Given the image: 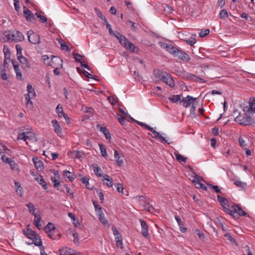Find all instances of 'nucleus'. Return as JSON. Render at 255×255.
<instances>
[{
  "mask_svg": "<svg viewBox=\"0 0 255 255\" xmlns=\"http://www.w3.org/2000/svg\"><path fill=\"white\" fill-rule=\"evenodd\" d=\"M3 35L6 40H4V42H18L24 40L23 34L19 31H5L3 32Z\"/></svg>",
  "mask_w": 255,
  "mask_h": 255,
  "instance_id": "nucleus-1",
  "label": "nucleus"
},
{
  "mask_svg": "<svg viewBox=\"0 0 255 255\" xmlns=\"http://www.w3.org/2000/svg\"><path fill=\"white\" fill-rule=\"evenodd\" d=\"M29 225H28L26 230L23 229L22 230L23 234L33 241V244L35 246L40 248L42 246V243L39 235L35 231H32L29 228Z\"/></svg>",
  "mask_w": 255,
  "mask_h": 255,
  "instance_id": "nucleus-2",
  "label": "nucleus"
},
{
  "mask_svg": "<svg viewBox=\"0 0 255 255\" xmlns=\"http://www.w3.org/2000/svg\"><path fill=\"white\" fill-rule=\"evenodd\" d=\"M176 74L177 76L181 77L182 78L186 79L188 80H191L193 82H198L200 83H205L206 82V80L202 78H201L199 77H197L194 74L188 73L185 71L177 70L176 71Z\"/></svg>",
  "mask_w": 255,
  "mask_h": 255,
  "instance_id": "nucleus-3",
  "label": "nucleus"
},
{
  "mask_svg": "<svg viewBox=\"0 0 255 255\" xmlns=\"http://www.w3.org/2000/svg\"><path fill=\"white\" fill-rule=\"evenodd\" d=\"M119 41L121 44L127 50L134 53H138L139 51V49L132 43L130 42L125 36L120 38Z\"/></svg>",
  "mask_w": 255,
  "mask_h": 255,
  "instance_id": "nucleus-4",
  "label": "nucleus"
},
{
  "mask_svg": "<svg viewBox=\"0 0 255 255\" xmlns=\"http://www.w3.org/2000/svg\"><path fill=\"white\" fill-rule=\"evenodd\" d=\"M235 121L244 126L251 125L255 123L254 120L246 114L244 115H239L235 119Z\"/></svg>",
  "mask_w": 255,
  "mask_h": 255,
  "instance_id": "nucleus-5",
  "label": "nucleus"
},
{
  "mask_svg": "<svg viewBox=\"0 0 255 255\" xmlns=\"http://www.w3.org/2000/svg\"><path fill=\"white\" fill-rule=\"evenodd\" d=\"M28 40L29 42L33 44H37L40 43V36L30 30L27 32Z\"/></svg>",
  "mask_w": 255,
  "mask_h": 255,
  "instance_id": "nucleus-6",
  "label": "nucleus"
},
{
  "mask_svg": "<svg viewBox=\"0 0 255 255\" xmlns=\"http://www.w3.org/2000/svg\"><path fill=\"white\" fill-rule=\"evenodd\" d=\"M180 102L183 103V106L185 108H188L191 105L192 106H194L196 103H198L197 98H193L191 96H187L186 97L183 98Z\"/></svg>",
  "mask_w": 255,
  "mask_h": 255,
  "instance_id": "nucleus-7",
  "label": "nucleus"
},
{
  "mask_svg": "<svg viewBox=\"0 0 255 255\" xmlns=\"http://www.w3.org/2000/svg\"><path fill=\"white\" fill-rule=\"evenodd\" d=\"M54 62L58 63L59 65L55 68L53 71L54 73L56 75H59L60 74L59 69L62 68V61L60 58L58 57L53 56V58L51 59V61L50 62V66H52L53 67H54L55 65H53Z\"/></svg>",
  "mask_w": 255,
  "mask_h": 255,
  "instance_id": "nucleus-8",
  "label": "nucleus"
},
{
  "mask_svg": "<svg viewBox=\"0 0 255 255\" xmlns=\"http://www.w3.org/2000/svg\"><path fill=\"white\" fill-rule=\"evenodd\" d=\"M160 81L165 82L167 85L171 88H173L175 86L174 81L169 74L164 72L163 76L160 78Z\"/></svg>",
  "mask_w": 255,
  "mask_h": 255,
  "instance_id": "nucleus-9",
  "label": "nucleus"
},
{
  "mask_svg": "<svg viewBox=\"0 0 255 255\" xmlns=\"http://www.w3.org/2000/svg\"><path fill=\"white\" fill-rule=\"evenodd\" d=\"M202 180H203V179L201 176L196 175L194 176V179L192 180V182L195 184L197 188H200L206 191L207 190V187L201 182Z\"/></svg>",
  "mask_w": 255,
  "mask_h": 255,
  "instance_id": "nucleus-10",
  "label": "nucleus"
},
{
  "mask_svg": "<svg viewBox=\"0 0 255 255\" xmlns=\"http://www.w3.org/2000/svg\"><path fill=\"white\" fill-rule=\"evenodd\" d=\"M174 56L183 61L188 62L190 60L189 56L187 53L179 50L178 48L176 50Z\"/></svg>",
  "mask_w": 255,
  "mask_h": 255,
  "instance_id": "nucleus-11",
  "label": "nucleus"
},
{
  "mask_svg": "<svg viewBox=\"0 0 255 255\" xmlns=\"http://www.w3.org/2000/svg\"><path fill=\"white\" fill-rule=\"evenodd\" d=\"M160 46L169 52L170 54H172L173 56L175 54L176 50H177V48L173 46V45L168 44L164 42L160 43Z\"/></svg>",
  "mask_w": 255,
  "mask_h": 255,
  "instance_id": "nucleus-12",
  "label": "nucleus"
},
{
  "mask_svg": "<svg viewBox=\"0 0 255 255\" xmlns=\"http://www.w3.org/2000/svg\"><path fill=\"white\" fill-rule=\"evenodd\" d=\"M33 215L34 216V225L36 227V228L38 229L41 230L42 229V225L40 223L41 220L40 212L35 213L33 214Z\"/></svg>",
  "mask_w": 255,
  "mask_h": 255,
  "instance_id": "nucleus-13",
  "label": "nucleus"
},
{
  "mask_svg": "<svg viewBox=\"0 0 255 255\" xmlns=\"http://www.w3.org/2000/svg\"><path fill=\"white\" fill-rule=\"evenodd\" d=\"M17 58L22 65V68L25 69L30 68L31 65L29 62L25 57H23V56H21V57H20V56H18V57H17Z\"/></svg>",
  "mask_w": 255,
  "mask_h": 255,
  "instance_id": "nucleus-14",
  "label": "nucleus"
},
{
  "mask_svg": "<svg viewBox=\"0 0 255 255\" xmlns=\"http://www.w3.org/2000/svg\"><path fill=\"white\" fill-rule=\"evenodd\" d=\"M51 123L54 128L55 132L57 133L58 136H61L62 135V128H61L59 124L56 120L52 121Z\"/></svg>",
  "mask_w": 255,
  "mask_h": 255,
  "instance_id": "nucleus-15",
  "label": "nucleus"
},
{
  "mask_svg": "<svg viewBox=\"0 0 255 255\" xmlns=\"http://www.w3.org/2000/svg\"><path fill=\"white\" fill-rule=\"evenodd\" d=\"M141 227V234L144 237L148 236V228L146 222L141 219H140Z\"/></svg>",
  "mask_w": 255,
  "mask_h": 255,
  "instance_id": "nucleus-16",
  "label": "nucleus"
},
{
  "mask_svg": "<svg viewBox=\"0 0 255 255\" xmlns=\"http://www.w3.org/2000/svg\"><path fill=\"white\" fill-rule=\"evenodd\" d=\"M232 208L234 210L235 214H238V215L241 216H245L247 215V213L237 204L233 205Z\"/></svg>",
  "mask_w": 255,
  "mask_h": 255,
  "instance_id": "nucleus-17",
  "label": "nucleus"
},
{
  "mask_svg": "<svg viewBox=\"0 0 255 255\" xmlns=\"http://www.w3.org/2000/svg\"><path fill=\"white\" fill-rule=\"evenodd\" d=\"M60 255H75V251L67 247L62 248L59 250Z\"/></svg>",
  "mask_w": 255,
  "mask_h": 255,
  "instance_id": "nucleus-18",
  "label": "nucleus"
},
{
  "mask_svg": "<svg viewBox=\"0 0 255 255\" xmlns=\"http://www.w3.org/2000/svg\"><path fill=\"white\" fill-rule=\"evenodd\" d=\"M23 14L28 21H30L35 18L34 14L25 6H23Z\"/></svg>",
  "mask_w": 255,
  "mask_h": 255,
  "instance_id": "nucleus-19",
  "label": "nucleus"
},
{
  "mask_svg": "<svg viewBox=\"0 0 255 255\" xmlns=\"http://www.w3.org/2000/svg\"><path fill=\"white\" fill-rule=\"evenodd\" d=\"M114 157L117 164L119 166H122L124 163V157L120 156L119 152L117 150L114 151Z\"/></svg>",
  "mask_w": 255,
  "mask_h": 255,
  "instance_id": "nucleus-20",
  "label": "nucleus"
},
{
  "mask_svg": "<svg viewBox=\"0 0 255 255\" xmlns=\"http://www.w3.org/2000/svg\"><path fill=\"white\" fill-rule=\"evenodd\" d=\"M103 177L104 184L108 187H112L113 185L112 178L107 174L103 175Z\"/></svg>",
  "mask_w": 255,
  "mask_h": 255,
  "instance_id": "nucleus-21",
  "label": "nucleus"
},
{
  "mask_svg": "<svg viewBox=\"0 0 255 255\" xmlns=\"http://www.w3.org/2000/svg\"><path fill=\"white\" fill-rule=\"evenodd\" d=\"M48 236L53 240H56L59 239L61 237V234L58 233L56 231L54 232H51L50 233L47 234Z\"/></svg>",
  "mask_w": 255,
  "mask_h": 255,
  "instance_id": "nucleus-22",
  "label": "nucleus"
},
{
  "mask_svg": "<svg viewBox=\"0 0 255 255\" xmlns=\"http://www.w3.org/2000/svg\"><path fill=\"white\" fill-rule=\"evenodd\" d=\"M44 230L46 233L48 234L49 233H50L51 232L55 231L56 228L53 223L49 222L45 226Z\"/></svg>",
  "mask_w": 255,
  "mask_h": 255,
  "instance_id": "nucleus-23",
  "label": "nucleus"
},
{
  "mask_svg": "<svg viewBox=\"0 0 255 255\" xmlns=\"http://www.w3.org/2000/svg\"><path fill=\"white\" fill-rule=\"evenodd\" d=\"M63 172V175L65 176L67 178H68L69 180L71 181H73L76 178L75 174L73 172H71L66 170H64Z\"/></svg>",
  "mask_w": 255,
  "mask_h": 255,
  "instance_id": "nucleus-24",
  "label": "nucleus"
},
{
  "mask_svg": "<svg viewBox=\"0 0 255 255\" xmlns=\"http://www.w3.org/2000/svg\"><path fill=\"white\" fill-rule=\"evenodd\" d=\"M25 134L26 137V141L27 139L34 141H37L35 135L33 132L27 131L25 132Z\"/></svg>",
  "mask_w": 255,
  "mask_h": 255,
  "instance_id": "nucleus-25",
  "label": "nucleus"
},
{
  "mask_svg": "<svg viewBox=\"0 0 255 255\" xmlns=\"http://www.w3.org/2000/svg\"><path fill=\"white\" fill-rule=\"evenodd\" d=\"M33 162L34 164V166L37 169L41 170L43 166V162L42 161L38 159L37 157L33 158Z\"/></svg>",
  "mask_w": 255,
  "mask_h": 255,
  "instance_id": "nucleus-26",
  "label": "nucleus"
},
{
  "mask_svg": "<svg viewBox=\"0 0 255 255\" xmlns=\"http://www.w3.org/2000/svg\"><path fill=\"white\" fill-rule=\"evenodd\" d=\"M175 218L178 223L181 232L182 233L185 232L187 230V228L184 227V224L181 219L177 216H175Z\"/></svg>",
  "mask_w": 255,
  "mask_h": 255,
  "instance_id": "nucleus-27",
  "label": "nucleus"
},
{
  "mask_svg": "<svg viewBox=\"0 0 255 255\" xmlns=\"http://www.w3.org/2000/svg\"><path fill=\"white\" fill-rule=\"evenodd\" d=\"M91 167H92L95 173L99 177H102L103 175L102 174L100 173V172L102 171L101 168L98 166L96 164H92L91 165Z\"/></svg>",
  "mask_w": 255,
  "mask_h": 255,
  "instance_id": "nucleus-28",
  "label": "nucleus"
},
{
  "mask_svg": "<svg viewBox=\"0 0 255 255\" xmlns=\"http://www.w3.org/2000/svg\"><path fill=\"white\" fill-rule=\"evenodd\" d=\"M14 70L16 75V79L18 80H21L22 76L18 65H14Z\"/></svg>",
  "mask_w": 255,
  "mask_h": 255,
  "instance_id": "nucleus-29",
  "label": "nucleus"
},
{
  "mask_svg": "<svg viewBox=\"0 0 255 255\" xmlns=\"http://www.w3.org/2000/svg\"><path fill=\"white\" fill-rule=\"evenodd\" d=\"M182 97V95H171L169 97V100L172 103H177L178 101H181V98Z\"/></svg>",
  "mask_w": 255,
  "mask_h": 255,
  "instance_id": "nucleus-30",
  "label": "nucleus"
},
{
  "mask_svg": "<svg viewBox=\"0 0 255 255\" xmlns=\"http://www.w3.org/2000/svg\"><path fill=\"white\" fill-rule=\"evenodd\" d=\"M152 132L154 134V136H152V137H153V138L158 137L161 140V141H165L168 144H170L171 143V142H168L167 140H166L164 137H163L161 135H160L159 134V133L158 132L155 131L154 129L152 131Z\"/></svg>",
  "mask_w": 255,
  "mask_h": 255,
  "instance_id": "nucleus-31",
  "label": "nucleus"
},
{
  "mask_svg": "<svg viewBox=\"0 0 255 255\" xmlns=\"http://www.w3.org/2000/svg\"><path fill=\"white\" fill-rule=\"evenodd\" d=\"M98 214L99 219L100 222L105 225L108 224V221L106 219L103 211L100 212Z\"/></svg>",
  "mask_w": 255,
  "mask_h": 255,
  "instance_id": "nucleus-32",
  "label": "nucleus"
},
{
  "mask_svg": "<svg viewBox=\"0 0 255 255\" xmlns=\"http://www.w3.org/2000/svg\"><path fill=\"white\" fill-rule=\"evenodd\" d=\"M100 131L103 133L107 139H110L111 138V133L106 127H101Z\"/></svg>",
  "mask_w": 255,
  "mask_h": 255,
  "instance_id": "nucleus-33",
  "label": "nucleus"
},
{
  "mask_svg": "<svg viewBox=\"0 0 255 255\" xmlns=\"http://www.w3.org/2000/svg\"><path fill=\"white\" fill-rule=\"evenodd\" d=\"M26 206L28 208L29 212L32 214V215L35 213V211L36 210V208L35 207L34 205L31 203L29 202L28 204H26Z\"/></svg>",
  "mask_w": 255,
  "mask_h": 255,
  "instance_id": "nucleus-34",
  "label": "nucleus"
},
{
  "mask_svg": "<svg viewBox=\"0 0 255 255\" xmlns=\"http://www.w3.org/2000/svg\"><path fill=\"white\" fill-rule=\"evenodd\" d=\"M9 166L10 167V169L13 171H17V172H20V170L18 167V164L15 163V162L12 160L11 162L9 163Z\"/></svg>",
  "mask_w": 255,
  "mask_h": 255,
  "instance_id": "nucleus-35",
  "label": "nucleus"
},
{
  "mask_svg": "<svg viewBox=\"0 0 255 255\" xmlns=\"http://www.w3.org/2000/svg\"><path fill=\"white\" fill-rule=\"evenodd\" d=\"M174 155L175 156H176V160L180 162H186V160H187V158L182 156V155L179 154L177 152H174Z\"/></svg>",
  "mask_w": 255,
  "mask_h": 255,
  "instance_id": "nucleus-36",
  "label": "nucleus"
},
{
  "mask_svg": "<svg viewBox=\"0 0 255 255\" xmlns=\"http://www.w3.org/2000/svg\"><path fill=\"white\" fill-rule=\"evenodd\" d=\"M217 199L218 201L221 203L223 207L225 206V205H226L228 202L227 199L226 198L222 197L219 195H217Z\"/></svg>",
  "mask_w": 255,
  "mask_h": 255,
  "instance_id": "nucleus-37",
  "label": "nucleus"
},
{
  "mask_svg": "<svg viewBox=\"0 0 255 255\" xmlns=\"http://www.w3.org/2000/svg\"><path fill=\"white\" fill-rule=\"evenodd\" d=\"M153 75L156 78H158L160 80L161 76H163L164 72L161 71L158 69H154L153 70Z\"/></svg>",
  "mask_w": 255,
  "mask_h": 255,
  "instance_id": "nucleus-38",
  "label": "nucleus"
},
{
  "mask_svg": "<svg viewBox=\"0 0 255 255\" xmlns=\"http://www.w3.org/2000/svg\"><path fill=\"white\" fill-rule=\"evenodd\" d=\"M250 108L252 112L255 113V98H252L250 99Z\"/></svg>",
  "mask_w": 255,
  "mask_h": 255,
  "instance_id": "nucleus-39",
  "label": "nucleus"
},
{
  "mask_svg": "<svg viewBox=\"0 0 255 255\" xmlns=\"http://www.w3.org/2000/svg\"><path fill=\"white\" fill-rule=\"evenodd\" d=\"M234 184L237 187H240L244 190H245L247 187L246 183L242 182L241 181H236L235 182Z\"/></svg>",
  "mask_w": 255,
  "mask_h": 255,
  "instance_id": "nucleus-40",
  "label": "nucleus"
},
{
  "mask_svg": "<svg viewBox=\"0 0 255 255\" xmlns=\"http://www.w3.org/2000/svg\"><path fill=\"white\" fill-rule=\"evenodd\" d=\"M25 101H26V105L27 107L32 108V102L30 100L31 97L30 95L29 94L25 95Z\"/></svg>",
  "mask_w": 255,
  "mask_h": 255,
  "instance_id": "nucleus-41",
  "label": "nucleus"
},
{
  "mask_svg": "<svg viewBox=\"0 0 255 255\" xmlns=\"http://www.w3.org/2000/svg\"><path fill=\"white\" fill-rule=\"evenodd\" d=\"M51 181L54 183V187L57 188L58 190H60L61 191H63L62 189L59 188V186L60 185V182H58L56 179V178L54 176L51 177Z\"/></svg>",
  "mask_w": 255,
  "mask_h": 255,
  "instance_id": "nucleus-42",
  "label": "nucleus"
},
{
  "mask_svg": "<svg viewBox=\"0 0 255 255\" xmlns=\"http://www.w3.org/2000/svg\"><path fill=\"white\" fill-rule=\"evenodd\" d=\"M72 55L77 62L81 63V62L83 61L82 59V58L84 57V56H82L80 54L76 53L74 52H73Z\"/></svg>",
  "mask_w": 255,
  "mask_h": 255,
  "instance_id": "nucleus-43",
  "label": "nucleus"
},
{
  "mask_svg": "<svg viewBox=\"0 0 255 255\" xmlns=\"http://www.w3.org/2000/svg\"><path fill=\"white\" fill-rule=\"evenodd\" d=\"M99 145L100 148L102 155L104 157H106L108 156V154L107 153L106 148L105 146L102 144H99Z\"/></svg>",
  "mask_w": 255,
  "mask_h": 255,
  "instance_id": "nucleus-44",
  "label": "nucleus"
},
{
  "mask_svg": "<svg viewBox=\"0 0 255 255\" xmlns=\"http://www.w3.org/2000/svg\"><path fill=\"white\" fill-rule=\"evenodd\" d=\"M27 91L28 92V94H29V95H31L33 97H34L35 96L36 94L34 91V89L33 88L32 85L30 84L27 85Z\"/></svg>",
  "mask_w": 255,
  "mask_h": 255,
  "instance_id": "nucleus-45",
  "label": "nucleus"
},
{
  "mask_svg": "<svg viewBox=\"0 0 255 255\" xmlns=\"http://www.w3.org/2000/svg\"><path fill=\"white\" fill-rule=\"evenodd\" d=\"M228 16V13L226 9L222 10L219 14V17L221 19H225Z\"/></svg>",
  "mask_w": 255,
  "mask_h": 255,
  "instance_id": "nucleus-46",
  "label": "nucleus"
},
{
  "mask_svg": "<svg viewBox=\"0 0 255 255\" xmlns=\"http://www.w3.org/2000/svg\"><path fill=\"white\" fill-rule=\"evenodd\" d=\"M1 78L2 80H6L8 77L5 72V70L3 67L0 68Z\"/></svg>",
  "mask_w": 255,
  "mask_h": 255,
  "instance_id": "nucleus-47",
  "label": "nucleus"
},
{
  "mask_svg": "<svg viewBox=\"0 0 255 255\" xmlns=\"http://www.w3.org/2000/svg\"><path fill=\"white\" fill-rule=\"evenodd\" d=\"M89 178L87 177H83L81 179V182L83 183V184L85 185L86 187L88 189H90V187L89 186Z\"/></svg>",
  "mask_w": 255,
  "mask_h": 255,
  "instance_id": "nucleus-48",
  "label": "nucleus"
},
{
  "mask_svg": "<svg viewBox=\"0 0 255 255\" xmlns=\"http://www.w3.org/2000/svg\"><path fill=\"white\" fill-rule=\"evenodd\" d=\"M35 15L40 19V20L42 23H45L47 22V19L45 16L41 15L38 12L35 13Z\"/></svg>",
  "mask_w": 255,
  "mask_h": 255,
  "instance_id": "nucleus-49",
  "label": "nucleus"
},
{
  "mask_svg": "<svg viewBox=\"0 0 255 255\" xmlns=\"http://www.w3.org/2000/svg\"><path fill=\"white\" fill-rule=\"evenodd\" d=\"M223 208H224V210L225 212L230 214L233 217H235V212H234L233 209L232 210L229 209L228 207H226V206H224Z\"/></svg>",
  "mask_w": 255,
  "mask_h": 255,
  "instance_id": "nucleus-50",
  "label": "nucleus"
},
{
  "mask_svg": "<svg viewBox=\"0 0 255 255\" xmlns=\"http://www.w3.org/2000/svg\"><path fill=\"white\" fill-rule=\"evenodd\" d=\"M207 185L209 186V188L213 189L215 192L216 193H220V190L219 188V187L217 185H213L210 183H207Z\"/></svg>",
  "mask_w": 255,
  "mask_h": 255,
  "instance_id": "nucleus-51",
  "label": "nucleus"
},
{
  "mask_svg": "<svg viewBox=\"0 0 255 255\" xmlns=\"http://www.w3.org/2000/svg\"><path fill=\"white\" fill-rule=\"evenodd\" d=\"M117 118L119 122L122 125H125L126 119L120 114H117Z\"/></svg>",
  "mask_w": 255,
  "mask_h": 255,
  "instance_id": "nucleus-52",
  "label": "nucleus"
},
{
  "mask_svg": "<svg viewBox=\"0 0 255 255\" xmlns=\"http://www.w3.org/2000/svg\"><path fill=\"white\" fill-rule=\"evenodd\" d=\"M39 184L42 186L44 189L46 190L48 188L47 183L43 178L40 176V179L39 181Z\"/></svg>",
  "mask_w": 255,
  "mask_h": 255,
  "instance_id": "nucleus-53",
  "label": "nucleus"
},
{
  "mask_svg": "<svg viewBox=\"0 0 255 255\" xmlns=\"http://www.w3.org/2000/svg\"><path fill=\"white\" fill-rule=\"evenodd\" d=\"M224 237H225L228 240L230 241L232 243L235 244L237 245L236 241L234 239V238H233L231 234L229 233H226L224 235Z\"/></svg>",
  "mask_w": 255,
  "mask_h": 255,
  "instance_id": "nucleus-54",
  "label": "nucleus"
},
{
  "mask_svg": "<svg viewBox=\"0 0 255 255\" xmlns=\"http://www.w3.org/2000/svg\"><path fill=\"white\" fill-rule=\"evenodd\" d=\"M143 207H144L145 210L149 212H151L152 210L154 209L153 207L149 202H147V203H146V204H145Z\"/></svg>",
  "mask_w": 255,
  "mask_h": 255,
  "instance_id": "nucleus-55",
  "label": "nucleus"
},
{
  "mask_svg": "<svg viewBox=\"0 0 255 255\" xmlns=\"http://www.w3.org/2000/svg\"><path fill=\"white\" fill-rule=\"evenodd\" d=\"M1 159H2L3 162L6 163H8V164H9V163L12 161V160L11 158L6 157L3 154L1 155Z\"/></svg>",
  "mask_w": 255,
  "mask_h": 255,
  "instance_id": "nucleus-56",
  "label": "nucleus"
},
{
  "mask_svg": "<svg viewBox=\"0 0 255 255\" xmlns=\"http://www.w3.org/2000/svg\"><path fill=\"white\" fill-rule=\"evenodd\" d=\"M139 204L140 205L144 206L145 204H146V203H147V202H148L147 201V200H146L144 197H143V196H140L139 197Z\"/></svg>",
  "mask_w": 255,
  "mask_h": 255,
  "instance_id": "nucleus-57",
  "label": "nucleus"
},
{
  "mask_svg": "<svg viewBox=\"0 0 255 255\" xmlns=\"http://www.w3.org/2000/svg\"><path fill=\"white\" fill-rule=\"evenodd\" d=\"M108 100L112 105H115L117 102V98H115L113 96H109L108 97Z\"/></svg>",
  "mask_w": 255,
  "mask_h": 255,
  "instance_id": "nucleus-58",
  "label": "nucleus"
},
{
  "mask_svg": "<svg viewBox=\"0 0 255 255\" xmlns=\"http://www.w3.org/2000/svg\"><path fill=\"white\" fill-rule=\"evenodd\" d=\"M117 188V190L119 192H121L122 194H124V187L122 184L118 183L115 185Z\"/></svg>",
  "mask_w": 255,
  "mask_h": 255,
  "instance_id": "nucleus-59",
  "label": "nucleus"
},
{
  "mask_svg": "<svg viewBox=\"0 0 255 255\" xmlns=\"http://www.w3.org/2000/svg\"><path fill=\"white\" fill-rule=\"evenodd\" d=\"M209 33H210V30L208 29H207L205 30H202L200 32L199 35L201 37H205L206 36H207V35H208L209 34Z\"/></svg>",
  "mask_w": 255,
  "mask_h": 255,
  "instance_id": "nucleus-60",
  "label": "nucleus"
},
{
  "mask_svg": "<svg viewBox=\"0 0 255 255\" xmlns=\"http://www.w3.org/2000/svg\"><path fill=\"white\" fill-rule=\"evenodd\" d=\"M16 52H17V53H16L17 57H18V56H20V57L22 56L21 47L19 45H16Z\"/></svg>",
  "mask_w": 255,
  "mask_h": 255,
  "instance_id": "nucleus-61",
  "label": "nucleus"
},
{
  "mask_svg": "<svg viewBox=\"0 0 255 255\" xmlns=\"http://www.w3.org/2000/svg\"><path fill=\"white\" fill-rule=\"evenodd\" d=\"M93 203L94 205L95 210L98 213L102 211V208L99 206L97 202L93 201Z\"/></svg>",
  "mask_w": 255,
  "mask_h": 255,
  "instance_id": "nucleus-62",
  "label": "nucleus"
},
{
  "mask_svg": "<svg viewBox=\"0 0 255 255\" xmlns=\"http://www.w3.org/2000/svg\"><path fill=\"white\" fill-rule=\"evenodd\" d=\"M73 154H74L75 157L76 158L79 159L82 157V154H83L82 153L78 150L73 151Z\"/></svg>",
  "mask_w": 255,
  "mask_h": 255,
  "instance_id": "nucleus-63",
  "label": "nucleus"
},
{
  "mask_svg": "<svg viewBox=\"0 0 255 255\" xmlns=\"http://www.w3.org/2000/svg\"><path fill=\"white\" fill-rule=\"evenodd\" d=\"M186 41L187 43L189 45H193L196 43V40L195 38L190 37V39L187 40Z\"/></svg>",
  "mask_w": 255,
  "mask_h": 255,
  "instance_id": "nucleus-64",
  "label": "nucleus"
}]
</instances>
